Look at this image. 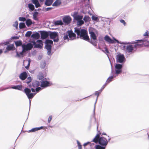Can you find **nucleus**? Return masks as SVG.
I'll return each mask as SVG.
<instances>
[{
	"label": "nucleus",
	"instance_id": "obj_13",
	"mask_svg": "<svg viewBox=\"0 0 149 149\" xmlns=\"http://www.w3.org/2000/svg\"><path fill=\"white\" fill-rule=\"evenodd\" d=\"M135 43L134 46L135 47H137L138 46H141L143 44V43L145 42V40H137L136 41Z\"/></svg>",
	"mask_w": 149,
	"mask_h": 149
},
{
	"label": "nucleus",
	"instance_id": "obj_43",
	"mask_svg": "<svg viewBox=\"0 0 149 149\" xmlns=\"http://www.w3.org/2000/svg\"><path fill=\"white\" fill-rule=\"evenodd\" d=\"M102 51L105 53L107 55L109 53V52L106 47L105 48V50H102Z\"/></svg>",
	"mask_w": 149,
	"mask_h": 149
},
{
	"label": "nucleus",
	"instance_id": "obj_7",
	"mask_svg": "<svg viewBox=\"0 0 149 149\" xmlns=\"http://www.w3.org/2000/svg\"><path fill=\"white\" fill-rule=\"evenodd\" d=\"M24 92L26 93L28 99H29L30 104L31 101V100L30 99H32L34 96L36 94V93H31V90L28 88H26L24 90Z\"/></svg>",
	"mask_w": 149,
	"mask_h": 149
},
{
	"label": "nucleus",
	"instance_id": "obj_57",
	"mask_svg": "<svg viewBox=\"0 0 149 149\" xmlns=\"http://www.w3.org/2000/svg\"><path fill=\"white\" fill-rule=\"evenodd\" d=\"M78 148H79V149H81V146H78Z\"/></svg>",
	"mask_w": 149,
	"mask_h": 149
},
{
	"label": "nucleus",
	"instance_id": "obj_23",
	"mask_svg": "<svg viewBox=\"0 0 149 149\" xmlns=\"http://www.w3.org/2000/svg\"><path fill=\"white\" fill-rule=\"evenodd\" d=\"M9 88H12L15 89H17L18 90H20L22 88V86L21 85H17L16 86H12L11 87L5 89H8Z\"/></svg>",
	"mask_w": 149,
	"mask_h": 149
},
{
	"label": "nucleus",
	"instance_id": "obj_10",
	"mask_svg": "<svg viewBox=\"0 0 149 149\" xmlns=\"http://www.w3.org/2000/svg\"><path fill=\"white\" fill-rule=\"evenodd\" d=\"M116 59L117 61L120 63L123 62L125 60L124 55L121 54H118L117 56Z\"/></svg>",
	"mask_w": 149,
	"mask_h": 149
},
{
	"label": "nucleus",
	"instance_id": "obj_3",
	"mask_svg": "<svg viewBox=\"0 0 149 149\" xmlns=\"http://www.w3.org/2000/svg\"><path fill=\"white\" fill-rule=\"evenodd\" d=\"M75 32L78 36H79L81 38L86 41H89V38L87 35V31L84 29L75 28Z\"/></svg>",
	"mask_w": 149,
	"mask_h": 149
},
{
	"label": "nucleus",
	"instance_id": "obj_41",
	"mask_svg": "<svg viewBox=\"0 0 149 149\" xmlns=\"http://www.w3.org/2000/svg\"><path fill=\"white\" fill-rule=\"evenodd\" d=\"M19 20L20 21L24 22L26 21V19L24 17H19Z\"/></svg>",
	"mask_w": 149,
	"mask_h": 149
},
{
	"label": "nucleus",
	"instance_id": "obj_29",
	"mask_svg": "<svg viewBox=\"0 0 149 149\" xmlns=\"http://www.w3.org/2000/svg\"><path fill=\"white\" fill-rule=\"evenodd\" d=\"M44 78V76L43 74L42 73H39L38 75V78L40 80H41Z\"/></svg>",
	"mask_w": 149,
	"mask_h": 149
},
{
	"label": "nucleus",
	"instance_id": "obj_5",
	"mask_svg": "<svg viewBox=\"0 0 149 149\" xmlns=\"http://www.w3.org/2000/svg\"><path fill=\"white\" fill-rule=\"evenodd\" d=\"M113 40L111 39L109 36H106L104 38L105 40L108 42L109 43L112 44L115 43L114 41H116L117 43L122 44H127L128 43L127 42H119L117 40L114 38H113Z\"/></svg>",
	"mask_w": 149,
	"mask_h": 149
},
{
	"label": "nucleus",
	"instance_id": "obj_45",
	"mask_svg": "<svg viewBox=\"0 0 149 149\" xmlns=\"http://www.w3.org/2000/svg\"><path fill=\"white\" fill-rule=\"evenodd\" d=\"M143 36H149V35L148 34V31H147L145 32V33H144L143 34Z\"/></svg>",
	"mask_w": 149,
	"mask_h": 149
},
{
	"label": "nucleus",
	"instance_id": "obj_30",
	"mask_svg": "<svg viewBox=\"0 0 149 149\" xmlns=\"http://www.w3.org/2000/svg\"><path fill=\"white\" fill-rule=\"evenodd\" d=\"M28 7L31 11L33 10L34 9V6L31 3L28 4Z\"/></svg>",
	"mask_w": 149,
	"mask_h": 149
},
{
	"label": "nucleus",
	"instance_id": "obj_44",
	"mask_svg": "<svg viewBox=\"0 0 149 149\" xmlns=\"http://www.w3.org/2000/svg\"><path fill=\"white\" fill-rule=\"evenodd\" d=\"M42 90V88H41L39 87L37 88H36V93H38L40 91Z\"/></svg>",
	"mask_w": 149,
	"mask_h": 149
},
{
	"label": "nucleus",
	"instance_id": "obj_63",
	"mask_svg": "<svg viewBox=\"0 0 149 149\" xmlns=\"http://www.w3.org/2000/svg\"><path fill=\"white\" fill-rule=\"evenodd\" d=\"M102 89H101V90H100V91H102Z\"/></svg>",
	"mask_w": 149,
	"mask_h": 149
},
{
	"label": "nucleus",
	"instance_id": "obj_24",
	"mask_svg": "<svg viewBox=\"0 0 149 149\" xmlns=\"http://www.w3.org/2000/svg\"><path fill=\"white\" fill-rule=\"evenodd\" d=\"M14 48V45L13 44H10L8 45L6 49L7 50L10 51L13 50Z\"/></svg>",
	"mask_w": 149,
	"mask_h": 149
},
{
	"label": "nucleus",
	"instance_id": "obj_22",
	"mask_svg": "<svg viewBox=\"0 0 149 149\" xmlns=\"http://www.w3.org/2000/svg\"><path fill=\"white\" fill-rule=\"evenodd\" d=\"M43 127L42 126L39 127L34 128L29 131V132H33L43 129Z\"/></svg>",
	"mask_w": 149,
	"mask_h": 149
},
{
	"label": "nucleus",
	"instance_id": "obj_60",
	"mask_svg": "<svg viewBox=\"0 0 149 149\" xmlns=\"http://www.w3.org/2000/svg\"><path fill=\"white\" fill-rule=\"evenodd\" d=\"M39 0L40 2H43L44 1V0Z\"/></svg>",
	"mask_w": 149,
	"mask_h": 149
},
{
	"label": "nucleus",
	"instance_id": "obj_11",
	"mask_svg": "<svg viewBox=\"0 0 149 149\" xmlns=\"http://www.w3.org/2000/svg\"><path fill=\"white\" fill-rule=\"evenodd\" d=\"M94 30V29L93 28H90L89 29V32L90 34L91 38L93 39L94 40H95L96 39V36L93 31Z\"/></svg>",
	"mask_w": 149,
	"mask_h": 149
},
{
	"label": "nucleus",
	"instance_id": "obj_27",
	"mask_svg": "<svg viewBox=\"0 0 149 149\" xmlns=\"http://www.w3.org/2000/svg\"><path fill=\"white\" fill-rule=\"evenodd\" d=\"M40 85L39 82L38 81H35L32 83V85L34 87H36L39 86Z\"/></svg>",
	"mask_w": 149,
	"mask_h": 149
},
{
	"label": "nucleus",
	"instance_id": "obj_18",
	"mask_svg": "<svg viewBox=\"0 0 149 149\" xmlns=\"http://www.w3.org/2000/svg\"><path fill=\"white\" fill-rule=\"evenodd\" d=\"M31 60L30 58H29L27 60H24L23 62V65L24 66L26 65V63H28L27 65L25 66V68L28 69Z\"/></svg>",
	"mask_w": 149,
	"mask_h": 149
},
{
	"label": "nucleus",
	"instance_id": "obj_8",
	"mask_svg": "<svg viewBox=\"0 0 149 149\" xmlns=\"http://www.w3.org/2000/svg\"><path fill=\"white\" fill-rule=\"evenodd\" d=\"M50 38L54 39V42H58V33L56 32H52L49 34Z\"/></svg>",
	"mask_w": 149,
	"mask_h": 149
},
{
	"label": "nucleus",
	"instance_id": "obj_25",
	"mask_svg": "<svg viewBox=\"0 0 149 149\" xmlns=\"http://www.w3.org/2000/svg\"><path fill=\"white\" fill-rule=\"evenodd\" d=\"M61 3V0H56L53 4V6H58L60 5Z\"/></svg>",
	"mask_w": 149,
	"mask_h": 149
},
{
	"label": "nucleus",
	"instance_id": "obj_26",
	"mask_svg": "<svg viewBox=\"0 0 149 149\" xmlns=\"http://www.w3.org/2000/svg\"><path fill=\"white\" fill-rule=\"evenodd\" d=\"M53 2V0H46L45 2V4L47 6H50Z\"/></svg>",
	"mask_w": 149,
	"mask_h": 149
},
{
	"label": "nucleus",
	"instance_id": "obj_19",
	"mask_svg": "<svg viewBox=\"0 0 149 149\" xmlns=\"http://www.w3.org/2000/svg\"><path fill=\"white\" fill-rule=\"evenodd\" d=\"M37 42H38L39 44H35V47L36 48H41L42 47V42L41 40H38L37 41Z\"/></svg>",
	"mask_w": 149,
	"mask_h": 149
},
{
	"label": "nucleus",
	"instance_id": "obj_48",
	"mask_svg": "<svg viewBox=\"0 0 149 149\" xmlns=\"http://www.w3.org/2000/svg\"><path fill=\"white\" fill-rule=\"evenodd\" d=\"M64 39L65 40L67 39L68 38V35H65L64 36Z\"/></svg>",
	"mask_w": 149,
	"mask_h": 149
},
{
	"label": "nucleus",
	"instance_id": "obj_34",
	"mask_svg": "<svg viewBox=\"0 0 149 149\" xmlns=\"http://www.w3.org/2000/svg\"><path fill=\"white\" fill-rule=\"evenodd\" d=\"M19 26L20 29H22L25 27V25L24 23H20L19 24Z\"/></svg>",
	"mask_w": 149,
	"mask_h": 149
},
{
	"label": "nucleus",
	"instance_id": "obj_54",
	"mask_svg": "<svg viewBox=\"0 0 149 149\" xmlns=\"http://www.w3.org/2000/svg\"><path fill=\"white\" fill-rule=\"evenodd\" d=\"M31 90L33 92H35V89H33V88H31Z\"/></svg>",
	"mask_w": 149,
	"mask_h": 149
},
{
	"label": "nucleus",
	"instance_id": "obj_33",
	"mask_svg": "<svg viewBox=\"0 0 149 149\" xmlns=\"http://www.w3.org/2000/svg\"><path fill=\"white\" fill-rule=\"evenodd\" d=\"M15 43L17 46H19L22 45V42L21 41H18L15 42Z\"/></svg>",
	"mask_w": 149,
	"mask_h": 149
},
{
	"label": "nucleus",
	"instance_id": "obj_39",
	"mask_svg": "<svg viewBox=\"0 0 149 149\" xmlns=\"http://www.w3.org/2000/svg\"><path fill=\"white\" fill-rule=\"evenodd\" d=\"M55 24L56 25H62V22L61 21H58L55 22Z\"/></svg>",
	"mask_w": 149,
	"mask_h": 149
},
{
	"label": "nucleus",
	"instance_id": "obj_59",
	"mask_svg": "<svg viewBox=\"0 0 149 149\" xmlns=\"http://www.w3.org/2000/svg\"><path fill=\"white\" fill-rule=\"evenodd\" d=\"M102 134L104 135H106V134L105 133H103Z\"/></svg>",
	"mask_w": 149,
	"mask_h": 149
},
{
	"label": "nucleus",
	"instance_id": "obj_49",
	"mask_svg": "<svg viewBox=\"0 0 149 149\" xmlns=\"http://www.w3.org/2000/svg\"><path fill=\"white\" fill-rule=\"evenodd\" d=\"M89 143H90V142H87V143H84V146L85 147V146H86L88 144H89Z\"/></svg>",
	"mask_w": 149,
	"mask_h": 149
},
{
	"label": "nucleus",
	"instance_id": "obj_1",
	"mask_svg": "<svg viewBox=\"0 0 149 149\" xmlns=\"http://www.w3.org/2000/svg\"><path fill=\"white\" fill-rule=\"evenodd\" d=\"M71 15L73 17L74 19L77 21V24L78 26H81L85 22H89L91 20L90 17L88 15H85L83 18V20L82 19L83 16L80 15H78V13L77 12H74L71 14Z\"/></svg>",
	"mask_w": 149,
	"mask_h": 149
},
{
	"label": "nucleus",
	"instance_id": "obj_52",
	"mask_svg": "<svg viewBox=\"0 0 149 149\" xmlns=\"http://www.w3.org/2000/svg\"><path fill=\"white\" fill-rule=\"evenodd\" d=\"M52 8L49 7L47 8L46 9L47 11H48L49 10H51Z\"/></svg>",
	"mask_w": 149,
	"mask_h": 149
},
{
	"label": "nucleus",
	"instance_id": "obj_53",
	"mask_svg": "<svg viewBox=\"0 0 149 149\" xmlns=\"http://www.w3.org/2000/svg\"><path fill=\"white\" fill-rule=\"evenodd\" d=\"M12 38H13V39H17L18 38V37L17 36H14V37H12Z\"/></svg>",
	"mask_w": 149,
	"mask_h": 149
},
{
	"label": "nucleus",
	"instance_id": "obj_61",
	"mask_svg": "<svg viewBox=\"0 0 149 149\" xmlns=\"http://www.w3.org/2000/svg\"><path fill=\"white\" fill-rule=\"evenodd\" d=\"M110 140V138H109V139H108L109 141Z\"/></svg>",
	"mask_w": 149,
	"mask_h": 149
},
{
	"label": "nucleus",
	"instance_id": "obj_47",
	"mask_svg": "<svg viewBox=\"0 0 149 149\" xmlns=\"http://www.w3.org/2000/svg\"><path fill=\"white\" fill-rule=\"evenodd\" d=\"M120 22L122 23H123L124 25H125V21L123 19H121L120 20Z\"/></svg>",
	"mask_w": 149,
	"mask_h": 149
},
{
	"label": "nucleus",
	"instance_id": "obj_4",
	"mask_svg": "<svg viewBox=\"0 0 149 149\" xmlns=\"http://www.w3.org/2000/svg\"><path fill=\"white\" fill-rule=\"evenodd\" d=\"M122 65L121 64H116L115 65L116 74H115L113 75V76H111L109 77L107 81V82H110L113 78L115 77L118 75L117 74H119L122 71Z\"/></svg>",
	"mask_w": 149,
	"mask_h": 149
},
{
	"label": "nucleus",
	"instance_id": "obj_31",
	"mask_svg": "<svg viewBox=\"0 0 149 149\" xmlns=\"http://www.w3.org/2000/svg\"><path fill=\"white\" fill-rule=\"evenodd\" d=\"M25 52H23V49H22V51L19 53L17 52V56L19 57H21L23 56V54Z\"/></svg>",
	"mask_w": 149,
	"mask_h": 149
},
{
	"label": "nucleus",
	"instance_id": "obj_21",
	"mask_svg": "<svg viewBox=\"0 0 149 149\" xmlns=\"http://www.w3.org/2000/svg\"><path fill=\"white\" fill-rule=\"evenodd\" d=\"M31 37L35 39H38L40 37L39 34L37 32H36L31 35Z\"/></svg>",
	"mask_w": 149,
	"mask_h": 149
},
{
	"label": "nucleus",
	"instance_id": "obj_28",
	"mask_svg": "<svg viewBox=\"0 0 149 149\" xmlns=\"http://www.w3.org/2000/svg\"><path fill=\"white\" fill-rule=\"evenodd\" d=\"M26 23L27 26L29 27L32 23V22L30 19H27L26 22Z\"/></svg>",
	"mask_w": 149,
	"mask_h": 149
},
{
	"label": "nucleus",
	"instance_id": "obj_9",
	"mask_svg": "<svg viewBox=\"0 0 149 149\" xmlns=\"http://www.w3.org/2000/svg\"><path fill=\"white\" fill-rule=\"evenodd\" d=\"M122 48L124 50H126L128 52H131L133 50V47L132 45H124Z\"/></svg>",
	"mask_w": 149,
	"mask_h": 149
},
{
	"label": "nucleus",
	"instance_id": "obj_37",
	"mask_svg": "<svg viewBox=\"0 0 149 149\" xmlns=\"http://www.w3.org/2000/svg\"><path fill=\"white\" fill-rule=\"evenodd\" d=\"M31 77H29L27 79V80L25 81V83L28 84L31 82Z\"/></svg>",
	"mask_w": 149,
	"mask_h": 149
},
{
	"label": "nucleus",
	"instance_id": "obj_36",
	"mask_svg": "<svg viewBox=\"0 0 149 149\" xmlns=\"http://www.w3.org/2000/svg\"><path fill=\"white\" fill-rule=\"evenodd\" d=\"M53 42L52 41L50 40H47L45 41V43L46 44H48L51 45V44H52L53 43Z\"/></svg>",
	"mask_w": 149,
	"mask_h": 149
},
{
	"label": "nucleus",
	"instance_id": "obj_12",
	"mask_svg": "<svg viewBox=\"0 0 149 149\" xmlns=\"http://www.w3.org/2000/svg\"><path fill=\"white\" fill-rule=\"evenodd\" d=\"M52 84L47 81H43L41 82L40 86L43 88H45L51 86Z\"/></svg>",
	"mask_w": 149,
	"mask_h": 149
},
{
	"label": "nucleus",
	"instance_id": "obj_50",
	"mask_svg": "<svg viewBox=\"0 0 149 149\" xmlns=\"http://www.w3.org/2000/svg\"><path fill=\"white\" fill-rule=\"evenodd\" d=\"M47 54L48 55H49L51 53V49L50 50H47Z\"/></svg>",
	"mask_w": 149,
	"mask_h": 149
},
{
	"label": "nucleus",
	"instance_id": "obj_38",
	"mask_svg": "<svg viewBox=\"0 0 149 149\" xmlns=\"http://www.w3.org/2000/svg\"><path fill=\"white\" fill-rule=\"evenodd\" d=\"M32 33V32L31 31H28L27 32L25 36L26 37H29Z\"/></svg>",
	"mask_w": 149,
	"mask_h": 149
},
{
	"label": "nucleus",
	"instance_id": "obj_62",
	"mask_svg": "<svg viewBox=\"0 0 149 149\" xmlns=\"http://www.w3.org/2000/svg\"><path fill=\"white\" fill-rule=\"evenodd\" d=\"M6 52H6V51H5L4 52H5V53H6Z\"/></svg>",
	"mask_w": 149,
	"mask_h": 149
},
{
	"label": "nucleus",
	"instance_id": "obj_16",
	"mask_svg": "<svg viewBox=\"0 0 149 149\" xmlns=\"http://www.w3.org/2000/svg\"><path fill=\"white\" fill-rule=\"evenodd\" d=\"M49 34L48 32L46 31H43L41 33V38L44 39L48 37Z\"/></svg>",
	"mask_w": 149,
	"mask_h": 149
},
{
	"label": "nucleus",
	"instance_id": "obj_51",
	"mask_svg": "<svg viewBox=\"0 0 149 149\" xmlns=\"http://www.w3.org/2000/svg\"><path fill=\"white\" fill-rule=\"evenodd\" d=\"M77 145H78V146H81V145L80 143H79V142L78 141H77Z\"/></svg>",
	"mask_w": 149,
	"mask_h": 149
},
{
	"label": "nucleus",
	"instance_id": "obj_46",
	"mask_svg": "<svg viewBox=\"0 0 149 149\" xmlns=\"http://www.w3.org/2000/svg\"><path fill=\"white\" fill-rule=\"evenodd\" d=\"M52 119V116H50L48 118V122L49 123L51 121V120Z\"/></svg>",
	"mask_w": 149,
	"mask_h": 149
},
{
	"label": "nucleus",
	"instance_id": "obj_35",
	"mask_svg": "<svg viewBox=\"0 0 149 149\" xmlns=\"http://www.w3.org/2000/svg\"><path fill=\"white\" fill-rule=\"evenodd\" d=\"M45 47L47 50H50L51 49V46L50 45L46 44Z\"/></svg>",
	"mask_w": 149,
	"mask_h": 149
},
{
	"label": "nucleus",
	"instance_id": "obj_6",
	"mask_svg": "<svg viewBox=\"0 0 149 149\" xmlns=\"http://www.w3.org/2000/svg\"><path fill=\"white\" fill-rule=\"evenodd\" d=\"M35 44V42H32L31 43H28L26 45H23L22 47L23 52H26L27 51L30 50Z\"/></svg>",
	"mask_w": 149,
	"mask_h": 149
},
{
	"label": "nucleus",
	"instance_id": "obj_15",
	"mask_svg": "<svg viewBox=\"0 0 149 149\" xmlns=\"http://www.w3.org/2000/svg\"><path fill=\"white\" fill-rule=\"evenodd\" d=\"M68 33L70 38L71 40H74L75 38L76 35L71 31H68Z\"/></svg>",
	"mask_w": 149,
	"mask_h": 149
},
{
	"label": "nucleus",
	"instance_id": "obj_14",
	"mask_svg": "<svg viewBox=\"0 0 149 149\" xmlns=\"http://www.w3.org/2000/svg\"><path fill=\"white\" fill-rule=\"evenodd\" d=\"M63 20L64 23L68 24L70 23L72 19L70 16H66L63 17Z\"/></svg>",
	"mask_w": 149,
	"mask_h": 149
},
{
	"label": "nucleus",
	"instance_id": "obj_20",
	"mask_svg": "<svg viewBox=\"0 0 149 149\" xmlns=\"http://www.w3.org/2000/svg\"><path fill=\"white\" fill-rule=\"evenodd\" d=\"M32 3L35 5L36 8H37L40 6L38 0H32Z\"/></svg>",
	"mask_w": 149,
	"mask_h": 149
},
{
	"label": "nucleus",
	"instance_id": "obj_2",
	"mask_svg": "<svg viewBox=\"0 0 149 149\" xmlns=\"http://www.w3.org/2000/svg\"><path fill=\"white\" fill-rule=\"evenodd\" d=\"M93 141L97 143L98 142L101 145L103 146H101L99 145H97L95 146V149H105V146L108 143L107 140L103 137H100L99 134H97L94 138Z\"/></svg>",
	"mask_w": 149,
	"mask_h": 149
},
{
	"label": "nucleus",
	"instance_id": "obj_55",
	"mask_svg": "<svg viewBox=\"0 0 149 149\" xmlns=\"http://www.w3.org/2000/svg\"><path fill=\"white\" fill-rule=\"evenodd\" d=\"M3 52V50L2 49H0V55Z\"/></svg>",
	"mask_w": 149,
	"mask_h": 149
},
{
	"label": "nucleus",
	"instance_id": "obj_56",
	"mask_svg": "<svg viewBox=\"0 0 149 149\" xmlns=\"http://www.w3.org/2000/svg\"><path fill=\"white\" fill-rule=\"evenodd\" d=\"M106 86V84H105L102 87V89H103L104 88L105 86Z\"/></svg>",
	"mask_w": 149,
	"mask_h": 149
},
{
	"label": "nucleus",
	"instance_id": "obj_58",
	"mask_svg": "<svg viewBox=\"0 0 149 149\" xmlns=\"http://www.w3.org/2000/svg\"><path fill=\"white\" fill-rule=\"evenodd\" d=\"M91 43L92 44H93L94 46H96V44L95 43H93L91 42Z\"/></svg>",
	"mask_w": 149,
	"mask_h": 149
},
{
	"label": "nucleus",
	"instance_id": "obj_40",
	"mask_svg": "<svg viewBox=\"0 0 149 149\" xmlns=\"http://www.w3.org/2000/svg\"><path fill=\"white\" fill-rule=\"evenodd\" d=\"M13 26L14 27H15L16 29H17L18 26V22L17 21L15 22L13 24Z\"/></svg>",
	"mask_w": 149,
	"mask_h": 149
},
{
	"label": "nucleus",
	"instance_id": "obj_17",
	"mask_svg": "<svg viewBox=\"0 0 149 149\" xmlns=\"http://www.w3.org/2000/svg\"><path fill=\"white\" fill-rule=\"evenodd\" d=\"M27 73L25 72L21 73L19 77L21 79L24 80L27 77Z\"/></svg>",
	"mask_w": 149,
	"mask_h": 149
},
{
	"label": "nucleus",
	"instance_id": "obj_42",
	"mask_svg": "<svg viewBox=\"0 0 149 149\" xmlns=\"http://www.w3.org/2000/svg\"><path fill=\"white\" fill-rule=\"evenodd\" d=\"M101 92V91H96V92H95V95H97V99H96V101L97 100L98 97V96L99 94L100 93V92Z\"/></svg>",
	"mask_w": 149,
	"mask_h": 149
},
{
	"label": "nucleus",
	"instance_id": "obj_32",
	"mask_svg": "<svg viewBox=\"0 0 149 149\" xmlns=\"http://www.w3.org/2000/svg\"><path fill=\"white\" fill-rule=\"evenodd\" d=\"M92 20L95 21H97L99 19L98 17L96 15H93L92 17Z\"/></svg>",
	"mask_w": 149,
	"mask_h": 149
}]
</instances>
